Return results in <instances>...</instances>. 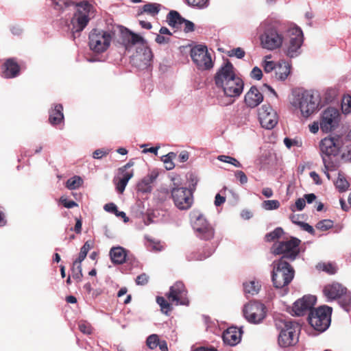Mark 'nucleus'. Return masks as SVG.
I'll list each match as a JSON object with an SVG mask.
<instances>
[{
    "label": "nucleus",
    "mask_w": 351,
    "mask_h": 351,
    "mask_svg": "<svg viewBox=\"0 0 351 351\" xmlns=\"http://www.w3.org/2000/svg\"><path fill=\"white\" fill-rule=\"evenodd\" d=\"M187 4L194 8L202 10L208 7L210 0H186Z\"/></svg>",
    "instance_id": "72a5a7b5"
},
{
    "label": "nucleus",
    "mask_w": 351,
    "mask_h": 351,
    "mask_svg": "<svg viewBox=\"0 0 351 351\" xmlns=\"http://www.w3.org/2000/svg\"><path fill=\"white\" fill-rule=\"evenodd\" d=\"M126 256V250L122 247H113L110 249V256L114 264H123L125 261Z\"/></svg>",
    "instance_id": "a878e982"
},
{
    "label": "nucleus",
    "mask_w": 351,
    "mask_h": 351,
    "mask_svg": "<svg viewBox=\"0 0 351 351\" xmlns=\"http://www.w3.org/2000/svg\"><path fill=\"white\" fill-rule=\"evenodd\" d=\"M183 26L184 31L185 32H190L194 30V24L190 21L183 19L182 22V27Z\"/></svg>",
    "instance_id": "603ef678"
},
{
    "label": "nucleus",
    "mask_w": 351,
    "mask_h": 351,
    "mask_svg": "<svg viewBox=\"0 0 351 351\" xmlns=\"http://www.w3.org/2000/svg\"><path fill=\"white\" fill-rule=\"evenodd\" d=\"M83 180L80 176H73L66 181V186L70 189L73 190L79 188L82 184Z\"/></svg>",
    "instance_id": "c9c22d12"
},
{
    "label": "nucleus",
    "mask_w": 351,
    "mask_h": 351,
    "mask_svg": "<svg viewBox=\"0 0 351 351\" xmlns=\"http://www.w3.org/2000/svg\"><path fill=\"white\" fill-rule=\"evenodd\" d=\"M245 56V51L240 47L233 49L229 52V56H235L238 58H242Z\"/></svg>",
    "instance_id": "3c124183"
},
{
    "label": "nucleus",
    "mask_w": 351,
    "mask_h": 351,
    "mask_svg": "<svg viewBox=\"0 0 351 351\" xmlns=\"http://www.w3.org/2000/svg\"><path fill=\"white\" fill-rule=\"evenodd\" d=\"M283 234V230L281 228H276L274 231L268 233L265 236V240L268 242L278 239Z\"/></svg>",
    "instance_id": "79ce46f5"
},
{
    "label": "nucleus",
    "mask_w": 351,
    "mask_h": 351,
    "mask_svg": "<svg viewBox=\"0 0 351 351\" xmlns=\"http://www.w3.org/2000/svg\"><path fill=\"white\" fill-rule=\"evenodd\" d=\"M215 82L217 87L222 89L227 97H239L243 92V82L240 77L236 76L232 64L229 62L217 72Z\"/></svg>",
    "instance_id": "f257e3e1"
},
{
    "label": "nucleus",
    "mask_w": 351,
    "mask_h": 351,
    "mask_svg": "<svg viewBox=\"0 0 351 351\" xmlns=\"http://www.w3.org/2000/svg\"><path fill=\"white\" fill-rule=\"evenodd\" d=\"M271 56H267L265 57V60L262 63V66L263 67L264 71L265 73H271L272 71L275 70L276 68V65L274 61H268L267 58H270Z\"/></svg>",
    "instance_id": "a19ab883"
},
{
    "label": "nucleus",
    "mask_w": 351,
    "mask_h": 351,
    "mask_svg": "<svg viewBox=\"0 0 351 351\" xmlns=\"http://www.w3.org/2000/svg\"><path fill=\"white\" fill-rule=\"evenodd\" d=\"M161 5L158 3H147L143 5V10L152 16L157 15L160 10Z\"/></svg>",
    "instance_id": "473e14b6"
},
{
    "label": "nucleus",
    "mask_w": 351,
    "mask_h": 351,
    "mask_svg": "<svg viewBox=\"0 0 351 351\" xmlns=\"http://www.w3.org/2000/svg\"><path fill=\"white\" fill-rule=\"evenodd\" d=\"M272 282L276 288H282L288 285L294 277V270L283 258L275 261L272 263Z\"/></svg>",
    "instance_id": "20e7f679"
},
{
    "label": "nucleus",
    "mask_w": 351,
    "mask_h": 351,
    "mask_svg": "<svg viewBox=\"0 0 351 351\" xmlns=\"http://www.w3.org/2000/svg\"><path fill=\"white\" fill-rule=\"evenodd\" d=\"M111 31H116V35H119L120 40H119V42L123 45L126 49L137 43H143L144 41L141 36L134 34L123 27H113Z\"/></svg>",
    "instance_id": "6ab92c4d"
},
{
    "label": "nucleus",
    "mask_w": 351,
    "mask_h": 351,
    "mask_svg": "<svg viewBox=\"0 0 351 351\" xmlns=\"http://www.w3.org/2000/svg\"><path fill=\"white\" fill-rule=\"evenodd\" d=\"M300 226L304 230L308 232V233H310L311 234H314L315 230H314L313 228L311 226H310L308 223L302 222Z\"/></svg>",
    "instance_id": "338daca9"
},
{
    "label": "nucleus",
    "mask_w": 351,
    "mask_h": 351,
    "mask_svg": "<svg viewBox=\"0 0 351 351\" xmlns=\"http://www.w3.org/2000/svg\"><path fill=\"white\" fill-rule=\"evenodd\" d=\"M243 314L249 322L258 324L265 317V308L259 302L249 303L244 306Z\"/></svg>",
    "instance_id": "2eb2a0df"
},
{
    "label": "nucleus",
    "mask_w": 351,
    "mask_h": 351,
    "mask_svg": "<svg viewBox=\"0 0 351 351\" xmlns=\"http://www.w3.org/2000/svg\"><path fill=\"white\" fill-rule=\"evenodd\" d=\"M62 110V106L61 104H57L54 106V108L49 112V120L52 125H58L63 121L64 115Z\"/></svg>",
    "instance_id": "c85d7f7f"
},
{
    "label": "nucleus",
    "mask_w": 351,
    "mask_h": 351,
    "mask_svg": "<svg viewBox=\"0 0 351 351\" xmlns=\"http://www.w3.org/2000/svg\"><path fill=\"white\" fill-rule=\"evenodd\" d=\"M342 158L346 161H351V144L346 146V150L343 153Z\"/></svg>",
    "instance_id": "e2e57ef3"
},
{
    "label": "nucleus",
    "mask_w": 351,
    "mask_h": 351,
    "mask_svg": "<svg viewBox=\"0 0 351 351\" xmlns=\"http://www.w3.org/2000/svg\"><path fill=\"white\" fill-rule=\"evenodd\" d=\"M156 302L160 306L162 313L167 314L168 311L171 310L170 304L163 297H157Z\"/></svg>",
    "instance_id": "c03bdc74"
},
{
    "label": "nucleus",
    "mask_w": 351,
    "mask_h": 351,
    "mask_svg": "<svg viewBox=\"0 0 351 351\" xmlns=\"http://www.w3.org/2000/svg\"><path fill=\"white\" fill-rule=\"evenodd\" d=\"M79 330L86 335H90L92 333L91 325L86 321H80L78 323Z\"/></svg>",
    "instance_id": "49530a36"
},
{
    "label": "nucleus",
    "mask_w": 351,
    "mask_h": 351,
    "mask_svg": "<svg viewBox=\"0 0 351 351\" xmlns=\"http://www.w3.org/2000/svg\"><path fill=\"white\" fill-rule=\"evenodd\" d=\"M46 5L60 13L75 8L74 3L70 0H46Z\"/></svg>",
    "instance_id": "393cba45"
},
{
    "label": "nucleus",
    "mask_w": 351,
    "mask_h": 351,
    "mask_svg": "<svg viewBox=\"0 0 351 351\" xmlns=\"http://www.w3.org/2000/svg\"><path fill=\"white\" fill-rule=\"evenodd\" d=\"M91 246L88 241H86L84 245L81 247L80 252L79 256L76 261H74L75 265L77 263L81 264V263L85 259L88 251L90 250Z\"/></svg>",
    "instance_id": "f704fd0d"
},
{
    "label": "nucleus",
    "mask_w": 351,
    "mask_h": 351,
    "mask_svg": "<svg viewBox=\"0 0 351 351\" xmlns=\"http://www.w3.org/2000/svg\"><path fill=\"white\" fill-rule=\"evenodd\" d=\"M159 341L160 340L158 336L157 335L153 334L147 337L146 343L150 349H154L158 346Z\"/></svg>",
    "instance_id": "a18cd8bd"
},
{
    "label": "nucleus",
    "mask_w": 351,
    "mask_h": 351,
    "mask_svg": "<svg viewBox=\"0 0 351 351\" xmlns=\"http://www.w3.org/2000/svg\"><path fill=\"white\" fill-rule=\"evenodd\" d=\"M262 207L266 210L278 209L280 207V202L278 200H265L262 203Z\"/></svg>",
    "instance_id": "58836bf2"
},
{
    "label": "nucleus",
    "mask_w": 351,
    "mask_h": 351,
    "mask_svg": "<svg viewBox=\"0 0 351 351\" xmlns=\"http://www.w3.org/2000/svg\"><path fill=\"white\" fill-rule=\"evenodd\" d=\"M226 201V197L220 195V194L217 193L215 198V205L216 206H219L222 204H223Z\"/></svg>",
    "instance_id": "774afa93"
},
{
    "label": "nucleus",
    "mask_w": 351,
    "mask_h": 351,
    "mask_svg": "<svg viewBox=\"0 0 351 351\" xmlns=\"http://www.w3.org/2000/svg\"><path fill=\"white\" fill-rule=\"evenodd\" d=\"M247 106L253 108L258 106L263 100V95L256 86H252L245 95Z\"/></svg>",
    "instance_id": "4be33fe9"
},
{
    "label": "nucleus",
    "mask_w": 351,
    "mask_h": 351,
    "mask_svg": "<svg viewBox=\"0 0 351 351\" xmlns=\"http://www.w3.org/2000/svg\"><path fill=\"white\" fill-rule=\"evenodd\" d=\"M300 240L296 238L286 241L280 242L273 246V253L275 254H283L281 258H285L294 260L299 254V245Z\"/></svg>",
    "instance_id": "ddd939ff"
},
{
    "label": "nucleus",
    "mask_w": 351,
    "mask_h": 351,
    "mask_svg": "<svg viewBox=\"0 0 351 351\" xmlns=\"http://www.w3.org/2000/svg\"><path fill=\"white\" fill-rule=\"evenodd\" d=\"M191 219L197 237L204 240L213 238L214 229L202 213L199 211H193L191 213Z\"/></svg>",
    "instance_id": "6e6552de"
},
{
    "label": "nucleus",
    "mask_w": 351,
    "mask_h": 351,
    "mask_svg": "<svg viewBox=\"0 0 351 351\" xmlns=\"http://www.w3.org/2000/svg\"><path fill=\"white\" fill-rule=\"evenodd\" d=\"M258 119L262 127L267 130L274 128L278 121L276 112L269 104H264L259 109Z\"/></svg>",
    "instance_id": "dca6fc26"
},
{
    "label": "nucleus",
    "mask_w": 351,
    "mask_h": 351,
    "mask_svg": "<svg viewBox=\"0 0 351 351\" xmlns=\"http://www.w3.org/2000/svg\"><path fill=\"white\" fill-rule=\"evenodd\" d=\"M315 302L316 298L315 296L311 295H304L294 302L292 310L295 315L301 316L308 311H313L312 308Z\"/></svg>",
    "instance_id": "aec40b11"
},
{
    "label": "nucleus",
    "mask_w": 351,
    "mask_h": 351,
    "mask_svg": "<svg viewBox=\"0 0 351 351\" xmlns=\"http://www.w3.org/2000/svg\"><path fill=\"white\" fill-rule=\"evenodd\" d=\"M93 12V7L87 2H82L77 5V8L68 25L73 35L82 32L86 27Z\"/></svg>",
    "instance_id": "423d86ee"
},
{
    "label": "nucleus",
    "mask_w": 351,
    "mask_h": 351,
    "mask_svg": "<svg viewBox=\"0 0 351 351\" xmlns=\"http://www.w3.org/2000/svg\"><path fill=\"white\" fill-rule=\"evenodd\" d=\"M346 288L342 285L335 282L326 285L324 289V293L328 300H335L346 294Z\"/></svg>",
    "instance_id": "412c9836"
},
{
    "label": "nucleus",
    "mask_w": 351,
    "mask_h": 351,
    "mask_svg": "<svg viewBox=\"0 0 351 351\" xmlns=\"http://www.w3.org/2000/svg\"><path fill=\"white\" fill-rule=\"evenodd\" d=\"M170 41V38L162 34H158L156 38V42L160 45L166 44Z\"/></svg>",
    "instance_id": "052dcab7"
},
{
    "label": "nucleus",
    "mask_w": 351,
    "mask_h": 351,
    "mask_svg": "<svg viewBox=\"0 0 351 351\" xmlns=\"http://www.w3.org/2000/svg\"><path fill=\"white\" fill-rule=\"evenodd\" d=\"M149 277L145 274H142L136 277V282L138 285H145L148 282Z\"/></svg>",
    "instance_id": "bf43d9fd"
},
{
    "label": "nucleus",
    "mask_w": 351,
    "mask_h": 351,
    "mask_svg": "<svg viewBox=\"0 0 351 351\" xmlns=\"http://www.w3.org/2000/svg\"><path fill=\"white\" fill-rule=\"evenodd\" d=\"M250 76L253 79L260 80L262 78L263 72L261 69H259L257 66H255L251 71Z\"/></svg>",
    "instance_id": "864d4df0"
},
{
    "label": "nucleus",
    "mask_w": 351,
    "mask_h": 351,
    "mask_svg": "<svg viewBox=\"0 0 351 351\" xmlns=\"http://www.w3.org/2000/svg\"><path fill=\"white\" fill-rule=\"evenodd\" d=\"M60 202L64 205V207L68 208H71L75 206H77V204L73 200H67L66 198L64 197H61L60 199Z\"/></svg>",
    "instance_id": "4d7b16f0"
},
{
    "label": "nucleus",
    "mask_w": 351,
    "mask_h": 351,
    "mask_svg": "<svg viewBox=\"0 0 351 351\" xmlns=\"http://www.w3.org/2000/svg\"><path fill=\"white\" fill-rule=\"evenodd\" d=\"M72 275L73 278L77 280H80L82 277V269L81 264H77L75 265V263H73L72 267Z\"/></svg>",
    "instance_id": "de8ad7c7"
},
{
    "label": "nucleus",
    "mask_w": 351,
    "mask_h": 351,
    "mask_svg": "<svg viewBox=\"0 0 351 351\" xmlns=\"http://www.w3.org/2000/svg\"><path fill=\"white\" fill-rule=\"evenodd\" d=\"M215 248L214 247H209L208 249H206V252H204V254H200L197 258V260H204L210 256L214 252Z\"/></svg>",
    "instance_id": "680f3d73"
},
{
    "label": "nucleus",
    "mask_w": 351,
    "mask_h": 351,
    "mask_svg": "<svg viewBox=\"0 0 351 351\" xmlns=\"http://www.w3.org/2000/svg\"><path fill=\"white\" fill-rule=\"evenodd\" d=\"M168 24L175 28H182V22L183 18L180 15L177 11L171 10L167 14Z\"/></svg>",
    "instance_id": "7c9ffc66"
},
{
    "label": "nucleus",
    "mask_w": 351,
    "mask_h": 351,
    "mask_svg": "<svg viewBox=\"0 0 351 351\" xmlns=\"http://www.w3.org/2000/svg\"><path fill=\"white\" fill-rule=\"evenodd\" d=\"M116 38V31L93 29L88 36L90 49L96 53L106 51L110 46L112 39Z\"/></svg>",
    "instance_id": "7ed1b4c3"
},
{
    "label": "nucleus",
    "mask_w": 351,
    "mask_h": 351,
    "mask_svg": "<svg viewBox=\"0 0 351 351\" xmlns=\"http://www.w3.org/2000/svg\"><path fill=\"white\" fill-rule=\"evenodd\" d=\"M193 62L199 70H209L213 66L210 53L204 45H196L191 50Z\"/></svg>",
    "instance_id": "9d476101"
},
{
    "label": "nucleus",
    "mask_w": 351,
    "mask_h": 351,
    "mask_svg": "<svg viewBox=\"0 0 351 351\" xmlns=\"http://www.w3.org/2000/svg\"><path fill=\"white\" fill-rule=\"evenodd\" d=\"M333 224L334 223L332 220L324 219L316 224V228L322 231H326L332 228Z\"/></svg>",
    "instance_id": "37998d69"
},
{
    "label": "nucleus",
    "mask_w": 351,
    "mask_h": 351,
    "mask_svg": "<svg viewBox=\"0 0 351 351\" xmlns=\"http://www.w3.org/2000/svg\"><path fill=\"white\" fill-rule=\"evenodd\" d=\"M223 340L231 346L238 344L241 339V331L236 327H230L223 333Z\"/></svg>",
    "instance_id": "5701e85b"
},
{
    "label": "nucleus",
    "mask_w": 351,
    "mask_h": 351,
    "mask_svg": "<svg viewBox=\"0 0 351 351\" xmlns=\"http://www.w3.org/2000/svg\"><path fill=\"white\" fill-rule=\"evenodd\" d=\"M335 186L340 191H345L349 187V183L342 174L339 173Z\"/></svg>",
    "instance_id": "e433bc0d"
},
{
    "label": "nucleus",
    "mask_w": 351,
    "mask_h": 351,
    "mask_svg": "<svg viewBox=\"0 0 351 351\" xmlns=\"http://www.w3.org/2000/svg\"><path fill=\"white\" fill-rule=\"evenodd\" d=\"M332 308L323 306L311 311L308 315V322L311 326L319 332L325 331L330 324Z\"/></svg>",
    "instance_id": "0eeeda50"
},
{
    "label": "nucleus",
    "mask_w": 351,
    "mask_h": 351,
    "mask_svg": "<svg viewBox=\"0 0 351 351\" xmlns=\"http://www.w3.org/2000/svg\"><path fill=\"white\" fill-rule=\"evenodd\" d=\"M20 71V67L14 59H8L2 66L1 75L5 78H13L16 77Z\"/></svg>",
    "instance_id": "b1692460"
},
{
    "label": "nucleus",
    "mask_w": 351,
    "mask_h": 351,
    "mask_svg": "<svg viewBox=\"0 0 351 351\" xmlns=\"http://www.w3.org/2000/svg\"><path fill=\"white\" fill-rule=\"evenodd\" d=\"M341 114L338 109L329 107L324 110L321 115L320 129L323 132L328 133L338 128Z\"/></svg>",
    "instance_id": "f8f14e48"
},
{
    "label": "nucleus",
    "mask_w": 351,
    "mask_h": 351,
    "mask_svg": "<svg viewBox=\"0 0 351 351\" xmlns=\"http://www.w3.org/2000/svg\"><path fill=\"white\" fill-rule=\"evenodd\" d=\"M217 159L221 162L231 164L236 167H241L242 166L241 164L236 158L229 156L220 155L217 157Z\"/></svg>",
    "instance_id": "ea45409f"
},
{
    "label": "nucleus",
    "mask_w": 351,
    "mask_h": 351,
    "mask_svg": "<svg viewBox=\"0 0 351 351\" xmlns=\"http://www.w3.org/2000/svg\"><path fill=\"white\" fill-rule=\"evenodd\" d=\"M110 149H98L93 153V157L95 159H101L104 156L109 154Z\"/></svg>",
    "instance_id": "8fccbe9b"
},
{
    "label": "nucleus",
    "mask_w": 351,
    "mask_h": 351,
    "mask_svg": "<svg viewBox=\"0 0 351 351\" xmlns=\"http://www.w3.org/2000/svg\"><path fill=\"white\" fill-rule=\"evenodd\" d=\"M275 326L279 330L278 343L280 347L287 348L298 343V326L295 323L282 319H276Z\"/></svg>",
    "instance_id": "f03ea898"
},
{
    "label": "nucleus",
    "mask_w": 351,
    "mask_h": 351,
    "mask_svg": "<svg viewBox=\"0 0 351 351\" xmlns=\"http://www.w3.org/2000/svg\"><path fill=\"white\" fill-rule=\"evenodd\" d=\"M143 60L146 62H149L153 58V53L150 48L146 47L143 49Z\"/></svg>",
    "instance_id": "5fc2aeb1"
},
{
    "label": "nucleus",
    "mask_w": 351,
    "mask_h": 351,
    "mask_svg": "<svg viewBox=\"0 0 351 351\" xmlns=\"http://www.w3.org/2000/svg\"><path fill=\"white\" fill-rule=\"evenodd\" d=\"M276 77L278 80H285L291 73V64L284 60H281L276 65Z\"/></svg>",
    "instance_id": "cd10ccee"
},
{
    "label": "nucleus",
    "mask_w": 351,
    "mask_h": 351,
    "mask_svg": "<svg viewBox=\"0 0 351 351\" xmlns=\"http://www.w3.org/2000/svg\"><path fill=\"white\" fill-rule=\"evenodd\" d=\"M260 289L261 284L257 280H253L243 283V289L246 294L256 295L258 293Z\"/></svg>",
    "instance_id": "2f4dec72"
},
{
    "label": "nucleus",
    "mask_w": 351,
    "mask_h": 351,
    "mask_svg": "<svg viewBox=\"0 0 351 351\" xmlns=\"http://www.w3.org/2000/svg\"><path fill=\"white\" fill-rule=\"evenodd\" d=\"M303 43L302 32L299 28L293 29L290 35L288 45L285 48V54L289 58H295L300 53V47Z\"/></svg>",
    "instance_id": "f3484780"
},
{
    "label": "nucleus",
    "mask_w": 351,
    "mask_h": 351,
    "mask_svg": "<svg viewBox=\"0 0 351 351\" xmlns=\"http://www.w3.org/2000/svg\"><path fill=\"white\" fill-rule=\"evenodd\" d=\"M291 104L300 110L303 117L308 118L318 110L319 99L310 92L305 91L297 95L291 101Z\"/></svg>",
    "instance_id": "39448f33"
},
{
    "label": "nucleus",
    "mask_w": 351,
    "mask_h": 351,
    "mask_svg": "<svg viewBox=\"0 0 351 351\" xmlns=\"http://www.w3.org/2000/svg\"><path fill=\"white\" fill-rule=\"evenodd\" d=\"M259 39L261 47L268 51L279 49L284 41L283 35L273 27L266 28Z\"/></svg>",
    "instance_id": "1a4fd4ad"
},
{
    "label": "nucleus",
    "mask_w": 351,
    "mask_h": 351,
    "mask_svg": "<svg viewBox=\"0 0 351 351\" xmlns=\"http://www.w3.org/2000/svg\"><path fill=\"white\" fill-rule=\"evenodd\" d=\"M341 147V141L337 138L326 137L319 143V149L324 167L328 168L330 157L338 155Z\"/></svg>",
    "instance_id": "9b49d317"
},
{
    "label": "nucleus",
    "mask_w": 351,
    "mask_h": 351,
    "mask_svg": "<svg viewBox=\"0 0 351 351\" xmlns=\"http://www.w3.org/2000/svg\"><path fill=\"white\" fill-rule=\"evenodd\" d=\"M305 206V199L303 198H299L296 200L295 205L291 206L290 209L293 212H295V208L298 210H302Z\"/></svg>",
    "instance_id": "09e8293b"
},
{
    "label": "nucleus",
    "mask_w": 351,
    "mask_h": 351,
    "mask_svg": "<svg viewBox=\"0 0 351 351\" xmlns=\"http://www.w3.org/2000/svg\"><path fill=\"white\" fill-rule=\"evenodd\" d=\"M341 110L344 114L351 112V96L345 95L342 99Z\"/></svg>",
    "instance_id": "4c0bfd02"
},
{
    "label": "nucleus",
    "mask_w": 351,
    "mask_h": 351,
    "mask_svg": "<svg viewBox=\"0 0 351 351\" xmlns=\"http://www.w3.org/2000/svg\"><path fill=\"white\" fill-rule=\"evenodd\" d=\"M234 176L239 180L241 184H244L247 182V178L243 171H237Z\"/></svg>",
    "instance_id": "6e6d98bb"
},
{
    "label": "nucleus",
    "mask_w": 351,
    "mask_h": 351,
    "mask_svg": "<svg viewBox=\"0 0 351 351\" xmlns=\"http://www.w3.org/2000/svg\"><path fill=\"white\" fill-rule=\"evenodd\" d=\"M162 161L165 164V169L167 170H171L174 168L175 165L171 158H167V156H163L161 158Z\"/></svg>",
    "instance_id": "13d9d810"
},
{
    "label": "nucleus",
    "mask_w": 351,
    "mask_h": 351,
    "mask_svg": "<svg viewBox=\"0 0 351 351\" xmlns=\"http://www.w3.org/2000/svg\"><path fill=\"white\" fill-rule=\"evenodd\" d=\"M104 210L107 212L114 213L117 212V206L114 203H108L105 204Z\"/></svg>",
    "instance_id": "0e129e2a"
},
{
    "label": "nucleus",
    "mask_w": 351,
    "mask_h": 351,
    "mask_svg": "<svg viewBox=\"0 0 351 351\" xmlns=\"http://www.w3.org/2000/svg\"><path fill=\"white\" fill-rule=\"evenodd\" d=\"M187 291L182 282H177L170 287L167 297L169 301L176 305H188L189 300L186 298Z\"/></svg>",
    "instance_id": "a211bd4d"
},
{
    "label": "nucleus",
    "mask_w": 351,
    "mask_h": 351,
    "mask_svg": "<svg viewBox=\"0 0 351 351\" xmlns=\"http://www.w3.org/2000/svg\"><path fill=\"white\" fill-rule=\"evenodd\" d=\"M284 143L286 145V147L287 148H289V149H290L291 147V146H293V145H297V146H300L301 145H299L298 141L292 140V139L289 138H285L284 139Z\"/></svg>",
    "instance_id": "69168bd1"
},
{
    "label": "nucleus",
    "mask_w": 351,
    "mask_h": 351,
    "mask_svg": "<svg viewBox=\"0 0 351 351\" xmlns=\"http://www.w3.org/2000/svg\"><path fill=\"white\" fill-rule=\"evenodd\" d=\"M175 206L180 210L189 209L193 202L192 192L186 187L175 186L171 191Z\"/></svg>",
    "instance_id": "4468645a"
},
{
    "label": "nucleus",
    "mask_w": 351,
    "mask_h": 351,
    "mask_svg": "<svg viewBox=\"0 0 351 351\" xmlns=\"http://www.w3.org/2000/svg\"><path fill=\"white\" fill-rule=\"evenodd\" d=\"M121 174V177L119 178V180L116 182V188L119 193H122L124 191L128 181L133 177L134 173L133 170H130L128 172L123 171Z\"/></svg>",
    "instance_id": "c756f323"
},
{
    "label": "nucleus",
    "mask_w": 351,
    "mask_h": 351,
    "mask_svg": "<svg viewBox=\"0 0 351 351\" xmlns=\"http://www.w3.org/2000/svg\"><path fill=\"white\" fill-rule=\"evenodd\" d=\"M157 174L152 173L143 178L137 184V189L138 191L147 193H150L152 189V184L155 181Z\"/></svg>",
    "instance_id": "bb28decb"
}]
</instances>
